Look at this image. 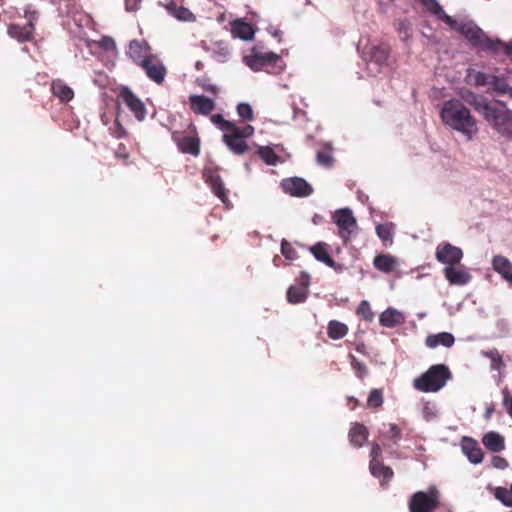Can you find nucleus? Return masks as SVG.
<instances>
[{
  "label": "nucleus",
  "instance_id": "obj_1",
  "mask_svg": "<svg viewBox=\"0 0 512 512\" xmlns=\"http://www.w3.org/2000/svg\"><path fill=\"white\" fill-rule=\"evenodd\" d=\"M464 100L483 115L486 121L502 136L512 138V111L492 105L483 96L468 93Z\"/></svg>",
  "mask_w": 512,
  "mask_h": 512
},
{
  "label": "nucleus",
  "instance_id": "obj_2",
  "mask_svg": "<svg viewBox=\"0 0 512 512\" xmlns=\"http://www.w3.org/2000/svg\"><path fill=\"white\" fill-rule=\"evenodd\" d=\"M440 116L445 125L460 132L468 140L478 132L476 119L460 100L452 99L444 102Z\"/></svg>",
  "mask_w": 512,
  "mask_h": 512
},
{
  "label": "nucleus",
  "instance_id": "obj_3",
  "mask_svg": "<svg viewBox=\"0 0 512 512\" xmlns=\"http://www.w3.org/2000/svg\"><path fill=\"white\" fill-rule=\"evenodd\" d=\"M452 377L449 368L444 364H435L415 378L413 387L421 392L430 393L441 390Z\"/></svg>",
  "mask_w": 512,
  "mask_h": 512
},
{
  "label": "nucleus",
  "instance_id": "obj_4",
  "mask_svg": "<svg viewBox=\"0 0 512 512\" xmlns=\"http://www.w3.org/2000/svg\"><path fill=\"white\" fill-rule=\"evenodd\" d=\"M254 134V127L246 124L238 126L237 124L222 135L223 143L235 155H243L249 150V145L246 142Z\"/></svg>",
  "mask_w": 512,
  "mask_h": 512
},
{
  "label": "nucleus",
  "instance_id": "obj_5",
  "mask_svg": "<svg viewBox=\"0 0 512 512\" xmlns=\"http://www.w3.org/2000/svg\"><path fill=\"white\" fill-rule=\"evenodd\" d=\"M440 506V492L436 486L431 485L427 491L414 493L409 500L410 512H435Z\"/></svg>",
  "mask_w": 512,
  "mask_h": 512
},
{
  "label": "nucleus",
  "instance_id": "obj_6",
  "mask_svg": "<svg viewBox=\"0 0 512 512\" xmlns=\"http://www.w3.org/2000/svg\"><path fill=\"white\" fill-rule=\"evenodd\" d=\"M459 31L472 46L482 50L491 51L492 47L498 44L495 40L490 39L477 25L471 22L462 24Z\"/></svg>",
  "mask_w": 512,
  "mask_h": 512
},
{
  "label": "nucleus",
  "instance_id": "obj_7",
  "mask_svg": "<svg viewBox=\"0 0 512 512\" xmlns=\"http://www.w3.org/2000/svg\"><path fill=\"white\" fill-rule=\"evenodd\" d=\"M193 135H186L181 131H173L171 138L181 153L197 157L200 154V138L193 126Z\"/></svg>",
  "mask_w": 512,
  "mask_h": 512
},
{
  "label": "nucleus",
  "instance_id": "obj_8",
  "mask_svg": "<svg viewBox=\"0 0 512 512\" xmlns=\"http://www.w3.org/2000/svg\"><path fill=\"white\" fill-rule=\"evenodd\" d=\"M117 98L126 105L138 121H143L146 118L145 104L129 87L121 86Z\"/></svg>",
  "mask_w": 512,
  "mask_h": 512
},
{
  "label": "nucleus",
  "instance_id": "obj_9",
  "mask_svg": "<svg viewBox=\"0 0 512 512\" xmlns=\"http://www.w3.org/2000/svg\"><path fill=\"white\" fill-rule=\"evenodd\" d=\"M333 220L339 229V236L347 243L350 240L352 233L357 228L356 218L353 216L349 208H342L335 211Z\"/></svg>",
  "mask_w": 512,
  "mask_h": 512
},
{
  "label": "nucleus",
  "instance_id": "obj_10",
  "mask_svg": "<svg viewBox=\"0 0 512 512\" xmlns=\"http://www.w3.org/2000/svg\"><path fill=\"white\" fill-rule=\"evenodd\" d=\"M391 48L386 43H370L363 49V56L369 63H374L379 69L388 66Z\"/></svg>",
  "mask_w": 512,
  "mask_h": 512
},
{
  "label": "nucleus",
  "instance_id": "obj_11",
  "mask_svg": "<svg viewBox=\"0 0 512 512\" xmlns=\"http://www.w3.org/2000/svg\"><path fill=\"white\" fill-rule=\"evenodd\" d=\"M140 67L145 71L147 77L156 84L160 85L164 82L167 69L156 55L149 53Z\"/></svg>",
  "mask_w": 512,
  "mask_h": 512
},
{
  "label": "nucleus",
  "instance_id": "obj_12",
  "mask_svg": "<svg viewBox=\"0 0 512 512\" xmlns=\"http://www.w3.org/2000/svg\"><path fill=\"white\" fill-rule=\"evenodd\" d=\"M246 64L254 71L274 68L280 62V56L274 52H254L245 57Z\"/></svg>",
  "mask_w": 512,
  "mask_h": 512
},
{
  "label": "nucleus",
  "instance_id": "obj_13",
  "mask_svg": "<svg viewBox=\"0 0 512 512\" xmlns=\"http://www.w3.org/2000/svg\"><path fill=\"white\" fill-rule=\"evenodd\" d=\"M203 178L211 187L212 192L224 203L228 201V190L224 187L217 167H206L203 170Z\"/></svg>",
  "mask_w": 512,
  "mask_h": 512
},
{
  "label": "nucleus",
  "instance_id": "obj_14",
  "mask_svg": "<svg viewBox=\"0 0 512 512\" xmlns=\"http://www.w3.org/2000/svg\"><path fill=\"white\" fill-rule=\"evenodd\" d=\"M435 257L446 266L457 265L463 258V251L450 243H441L436 247Z\"/></svg>",
  "mask_w": 512,
  "mask_h": 512
},
{
  "label": "nucleus",
  "instance_id": "obj_15",
  "mask_svg": "<svg viewBox=\"0 0 512 512\" xmlns=\"http://www.w3.org/2000/svg\"><path fill=\"white\" fill-rule=\"evenodd\" d=\"M282 190L294 197H307L312 194V186L303 178L291 177L283 179L281 182Z\"/></svg>",
  "mask_w": 512,
  "mask_h": 512
},
{
  "label": "nucleus",
  "instance_id": "obj_16",
  "mask_svg": "<svg viewBox=\"0 0 512 512\" xmlns=\"http://www.w3.org/2000/svg\"><path fill=\"white\" fill-rule=\"evenodd\" d=\"M443 273L451 285L463 286L471 280L470 273L462 266H446Z\"/></svg>",
  "mask_w": 512,
  "mask_h": 512
},
{
  "label": "nucleus",
  "instance_id": "obj_17",
  "mask_svg": "<svg viewBox=\"0 0 512 512\" xmlns=\"http://www.w3.org/2000/svg\"><path fill=\"white\" fill-rule=\"evenodd\" d=\"M190 109L199 115H208L215 109V102L204 95L189 96Z\"/></svg>",
  "mask_w": 512,
  "mask_h": 512
},
{
  "label": "nucleus",
  "instance_id": "obj_18",
  "mask_svg": "<svg viewBox=\"0 0 512 512\" xmlns=\"http://www.w3.org/2000/svg\"><path fill=\"white\" fill-rule=\"evenodd\" d=\"M34 25L32 24H26V25H19V24H10L7 28L8 35L17 40L20 43L24 42H31L34 39Z\"/></svg>",
  "mask_w": 512,
  "mask_h": 512
},
{
  "label": "nucleus",
  "instance_id": "obj_19",
  "mask_svg": "<svg viewBox=\"0 0 512 512\" xmlns=\"http://www.w3.org/2000/svg\"><path fill=\"white\" fill-rule=\"evenodd\" d=\"M328 244L324 242H318L312 247H310V252L313 254V256L320 262H323L328 267L334 269L335 271H341L342 267L341 265H338L332 257L329 255L328 252Z\"/></svg>",
  "mask_w": 512,
  "mask_h": 512
},
{
  "label": "nucleus",
  "instance_id": "obj_20",
  "mask_svg": "<svg viewBox=\"0 0 512 512\" xmlns=\"http://www.w3.org/2000/svg\"><path fill=\"white\" fill-rule=\"evenodd\" d=\"M50 91L62 104H67L74 98L73 89L61 79L52 80Z\"/></svg>",
  "mask_w": 512,
  "mask_h": 512
},
{
  "label": "nucleus",
  "instance_id": "obj_21",
  "mask_svg": "<svg viewBox=\"0 0 512 512\" xmlns=\"http://www.w3.org/2000/svg\"><path fill=\"white\" fill-rule=\"evenodd\" d=\"M492 266L512 286V263L509 259L502 255H496L492 259Z\"/></svg>",
  "mask_w": 512,
  "mask_h": 512
},
{
  "label": "nucleus",
  "instance_id": "obj_22",
  "mask_svg": "<svg viewBox=\"0 0 512 512\" xmlns=\"http://www.w3.org/2000/svg\"><path fill=\"white\" fill-rule=\"evenodd\" d=\"M463 453L473 464H479L483 460V451L479 444L473 439H465L462 444Z\"/></svg>",
  "mask_w": 512,
  "mask_h": 512
},
{
  "label": "nucleus",
  "instance_id": "obj_23",
  "mask_svg": "<svg viewBox=\"0 0 512 512\" xmlns=\"http://www.w3.org/2000/svg\"><path fill=\"white\" fill-rule=\"evenodd\" d=\"M455 338L449 332H441L437 334H430L425 339V344L427 347L434 349L439 345H442L446 348H450L454 345Z\"/></svg>",
  "mask_w": 512,
  "mask_h": 512
},
{
  "label": "nucleus",
  "instance_id": "obj_24",
  "mask_svg": "<svg viewBox=\"0 0 512 512\" xmlns=\"http://www.w3.org/2000/svg\"><path fill=\"white\" fill-rule=\"evenodd\" d=\"M231 34L235 38L251 40L254 36V29L251 24L237 19L231 22Z\"/></svg>",
  "mask_w": 512,
  "mask_h": 512
},
{
  "label": "nucleus",
  "instance_id": "obj_25",
  "mask_svg": "<svg viewBox=\"0 0 512 512\" xmlns=\"http://www.w3.org/2000/svg\"><path fill=\"white\" fill-rule=\"evenodd\" d=\"M405 318L403 314L396 309L388 308L381 313L379 322L383 327L394 328L404 323Z\"/></svg>",
  "mask_w": 512,
  "mask_h": 512
},
{
  "label": "nucleus",
  "instance_id": "obj_26",
  "mask_svg": "<svg viewBox=\"0 0 512 512\" xmlns=\"http://www.w3.org/2000/svg\"><path fill=\"white\" fill-rule=\"evenodd\" d=\"M490 86L500 95L508 94L512 96V73H508L506 76L501 77L493 76Z\"/></svg>",
  "mask_w": 512,
  "mask_h": 512
},
{
  "label": "nucleus",
  "instance_id": "obj_27",
  "mask_svg": "<svg viewBox=\"0 0 512 512\" xmlns=\"http://www.w3.org/2000/svg\"><path fill=\"white\" fill-rule=\"evenodd\" d=\"M402 437V431L398 425L390 423L388 429L380 433L379 438L382 440L384 447H391L392 445H398Z\"/></svg>",
  "mask_w": 512,
  "mask_h": 512
},
{
  "label": "nucleus",
  "instance_id": "obj_28",
  "mask_svg": "<svg viewBox=\"0 0 512 512\" xmlns=\"http://www.w3.org/2000/svg\"><path fill=\"white\" fill-rule=\"evenodd\" d=\"M349 441L356 447H362L368 438V430L366 426L361 423H355L349 430Z\"/></svg>",
  "mask_w": 512,
  "mask_h": 512
},
{
  "label": "nucleus",
  "instance_id": "obj_29",
  "mask_svg": "<svg viewBox=\"0 0 512 512\" xmlns=\"http://www.w3.org/2000/svg\"><path fill=\"white\" fill-rule=\"evenodd\" d=\"M374 267L384 273H391L397 266V260L390 254H379L373 260Z\"/></svg>",
  "mask_w": 512,
  "mask_h": 512
},
{
  "label": "nucleus",
  "instance_id": "obj_30",
  "mask_svg": "<svg viewBox=\"0 0 512 512\" xmlns=\"http://www.w3.org/2000/svg\"><path fill=\"white\" fill-rule=\"evenodd\" d=\"M482 442L489 451L494 453L500 452L505 448L503 436L496 432H489L485 434Z\"/></svg>",
  "mask_w": 512,
  "mask_h": 512
},
{
  "label": "nucleus",
  "instance_id": "obj_31",
  "mask_svg": "<svg viewBox=\"0 0 512 512\" xmlns=\"http://www.w3.org/2000/svg\"><path fill=\"white\" fill-rule=\"evenodd\" d=\"M167 12L181 21H193L195 19L194 14L186 7L178 6L174 1L169 2L165 5Z\"/></svg>",
  "mask_w": 512,
  "mask_h": 512
},
{
  "label": "nucleus",
  "instance_id": "obj_32",
  "mask_svg": "<svg viewBox=\"0 0 512 512\" xmlns=\"http://www.w3.org/2000/svg\"><path fill=\"white\" fill-rule=\"evenodd\" d=\"M348 331V326L337 320H331L327 325V335L333 340L344 338L348 334Z\"/></svg>",
  "mask_w": 512,
  "mask_h": 512
},
{
  "label": "nucleus",
  "instance_id": "obj_33",
  "mask_svg": "<svg viewBox=\"0 0 512 512\" xmlns=\"http://www.w3.org/2000/svg\"><path fill=\"white\" fill-rule=\"evenodd\" d=\"M482 355L491 361V369L498 371L500 374L505 370L506 364L502 354L496 349L482 351Z\"/></svg>",
  "mask_w": 512,
  "mask_h": 512
},
{
  "label": "nucleus",
  "instance_id": "obj_34",
  "mask_svg": "<svg viewBox=\"0 0 512 512\" xmlns=\"http://www.w3.org/2000/svg\"><path fill=\"white\" fill-rule=\"evenodd\" d=\"M308 297V290L303 286L292 285L287 290V301L291 304L304 302Z\"/></svg>",
  "mask_w": 512,
  "mask_h": 512
},
{
  "label": "nucleus",
  "instance_id": "obj_35",
  "mask_svg": "<svg viewBox=\"0 0 512 512\" xmlns=\"http://www.w3.org/2000/svg\"><path fill=\"white\" fill-rule=\"evenodd\" d=\"M369 469L373 476L383 477L385 480H390L394 475L393 470L383 465L381 461H370Z\"/></svg>",
  "mask_w": 512,
  "mask_h": 512
},
{
  "label": "nucleus",
  "instance_id": "obj_36",
  "mask_svg": "<svg viewBox=\"0 0 512 512\" xmlns=\"http://www.w3.org/2000/svg\"><path fill=\"white\" fill-rule=\"evenodd\" d=\"M144 48L141 43L137 40H132L129 44L128 55L133 62L139 66L142 65V61H145L148 54H143Z\"/></svg>",
  "mask_w": 512,
  "mask_h": 512
},
{
  "label": "nucleus",
  "instance_id": "obj_37",
  "mask_svg": "<svg viewBox=\"0 0 512 512\" xmlns=\"http://www.w3.org/2000/svg\"><path fill=\"white\" fill-rule=\"evenodd\" d=\"M256 153L267 165L270 166L276 165L280 160V157L269 146H259Z\"/></svg>",
  "mask_w": 512,
  "mask_h": 512
},
{
  "label": "nucleus",
  "instance_id": "obj_38",
  "mask_svg": "<svg viewBox=\"0 0 512 512\" xmlns=\"http://www.w3.org/2000/svg\"><path fill=\"white\" fill-rule=\"evenodd\" d=\"M383 391L381 389H372L368 395L366 405L370 409H378L383 405Z\"/></svg>",
  "mask_w": 512,
  "mask_h": 512
},
{
  "label": "nucleus",
  "instance_id": "obj_39",
  "mask_svg": "<svg viewBox=\"0 0 512 512\" xmlns=\"http://www.w3.org/2000/svg\"><path fill=\"white\" fill-rule=\"evenodd\" d=\"M210 120L223 132V134H225L227 131H229L236 125L234 121L224 119V117L221 114L212 115L210 117Z\"/></svg>",
  "mask_w": 512,
  "mask_h": 512
},
{
  "label": "nucleus",
  "instance_id": "obj_40",
  "mask_svg": "<svg viewBox=\"0 0 512 512\" xmlns=\"http://www.w3.org/2000/svg\"><path fill=\"white\" fill-rule=\"evenodd\" d=\"M348 358L357 377L363 379L368 372L366 364L357 360V358L353 354H349Z\"/></svg>",
  "mask_w": 512,
  "mask_h": 512
},
{
  "label": "nucleus",
  "instance_id": "obj_41",
  "mask_svg": "<svg viewBox=\"0 0 512 512\" xmlns=\"http://www.w3.org/2000/svg\"><path fill=\"white\" fill-rule=\"evenodd\" d=\"M317 162L325 167L332 166L333 157L330 147L326 146L317 152Z\"/></svg>",
  "mask_w": 512,
  "mask_h": 512
},
{
  "label": "nucleus",
  "instance_id": "obj_42",
  "mask_svg": "<svg viewBox=\"0 0 512 512\" xmlns=\"http://www.w3.org/2000/svg\"><path fill=\"white\" fill-rule=\"evenodd\" d=\"M494 496L496 499L507 507H512V497L509 490L504 487H496L494 490Z\"/></svg>",
  "mask_w": 512,
  "mask_h": 512
},
{
  "label": "nucleus",
  "instance_id": "obj_43",
  "mask_svg": "<svg viewBox=\"0 0 512 512\" xmlns=\"http://www.w3.org/2000/svg\"><path fill=\"white\" fill-rule=\"evenodd\" d=\"M237 114L240 118H242L245 121H252L254 119V113L253 109L250 104L248 103H239L237 105Z\"/></svg>",
  "mask_w": 512,
  "mask_h": 512
},
{
  "label": "nucleus",
  "instance_id": "obj_44",
  "mask_svg": "<svg viewBox=\"0 0 512 512\" xmlns=\"http://www.w3.org/2000/svg\"><path fill=\"white\" fill-rule=\"evenodd\" d=\"M357 314L366 321H372L374 313L372 312L371 306L368 301L363 300L360 302L357 308Z\"/></svg>",
  "mask_w": 512,
  "mask_h": 512
},
{
  "label": "nucleus",
  "instance_id": "obj_45",
  "mask_svg": "<svg viewBox=\"0 0 512 512\" xmlns=\"http://www.w3.org/2000/svg\"><path fill=\"white\" fill-rule=\"evenodd\" d=\"M495 42L499 43L497 45H494L492 47L491 52L498 53L502 51L507 57H509L512 60V40L505 43L499 39H496Z\"/></svg>",
  "mask_w": 512,
  "mask_h": 512
},
{
  "label": "nucleus",
  "instance_id": "obj_46",
  "mask_svg": "<svg viewBox=\"0 0 512 512\" xmlns=\"http://www.w3.org/2000/svg\"><path fill=\"white\" fill-rule=\"evenodd\" d=\"M376 233L383 242H392V229L388 224H379Z\"/></svg>",
  "mask_w": 512,
  "mask_h": 512
},
{
  "label": "nucleus",
  "instance_id": "obj_47",
  "mask_svg": "<svg viewBox=\"0 0 512 512\" xmlns=\"http://www.w3.org/2000/svg\"><path fill=\"white\" fill-rule=\"evenodd\" d=\"M281 253L288 260H294L297 258L296 250L286 239L281 241Z\"/></svg>",
  "mask_w": 512,
  "mask_h": 512
},
{
  "label": "nucleus",
  "instance_id": "obj_48",
  "mask_svg": "<svg viewBox=\"0 0 512 512\" xmlns=\"http://www.w3.org/2000/svg\"><path fill=\"white\" fill-rule=\"evenodd\" d=\"M423 6L435 16L442 13V7L437 0H420Z\"/></svg>",
  "mask_w": 512,
  "mask_h": 512
},
{
  "label": "nucleus",
  "instance_id": "obj_49",
  "mask_svg": "<svg viewBox=\"0 0 512 512\" xmlns=\"http://www.w3.org/2000/svg\"><path fill=\"white\" fill-rule=\"evenodd\" d=\"M493 76L487 75L483 72H477L474 76L475 84L478 86L490 85Z\"/></svg>",
  "mask_w": 512,
  "mask_h": 512
},
{
  "label": "nucleus",
  "instance_id": "obj_50",
  "mask_svg": "<svg viewBox=\"0 0 512 512\" xmlns=\"http://www.w3.org/2000/svg\"><path fill=\"white\" fill-rule=\"evenodd\" d=\"M397 30L400 34L402 40L406 41L410 37V25L406 21H401L398 23Z\"/></svg>",
  "mask_w": 512,
  "mask_h": 512
},
{
  "label": "nucleus",
  "instance_id": "obj_51",
  "mask_svg": "<svg viewBox=\"0 0 512 512\" xmlns=\"http://www.w3.org/2000/svg\"><path fill=\"white\" fill-rule=\"evenodd\" d=\"M382 455L381 445L378 443H373L370 451L371 460L370 461H380V457Z\"/></svg>",
  "mask_w": 512,
  "mask_h": 512
},
{
  "label": "nucleus",
  "instance_id": "obj_52",
  "mask_svg": "<svg viewBox=\"0 0 512 512\" xmlns=\"http://www.w3.org/2000/svg\"><path fill=\"white\" fill-rule=\"evenodd\" d=\"M508 461L501 456L492 457V466L497 469H505L508 467Z\"/></svg>",
  "mask_w": 512,
  "mask_h": 512
},
{
  "label": "nucleus",
  "instance_id": "obj_53",
  "mask_svg": "<svg viewBox=\"0 0 512 512\" xmlns=\"http://www.w3.org/2000/svg\"><path fill=\"white\" fill-rule=\"evenodd\" d=\"M25 18L28 21L27 24H32L35 26V22L38 19V14L36 11H32V12L25 11Z\"/></svg>",
  "mask_w": 512,
  "mask_h": 512
},
{
  "label": "nucleus",
  "instance_id": "obj_54",
  "mask_svg": "<svg viewBox=\"0 0 512 512\" xmlns=\"http://www.w3.org/2000/svg\"><path fill=\"white\" fill-rule=\"evenodd\" d=\"M127 11H136L139 8V0H125Z\"/></svg>",
  "mask_w": 512,
  "mask_h": 512
},
{
  "label": "nucleus",
  "instance_id": "obj_55",
  "mask_svg": "<svg viewBox=\"0 0 512 512\" xmlns=\"http://www.w3.org/2000/svg\"><path fill=\"white\" fill-rule=\"evenodd\" d=\"M503 405L506 408V412L512 418V396L506 395L503 399Z\"/></svg>",
  "mask_w": 512,
  "mask_h": 512
},
{
  "label": "nucleus",
  "instance_id": "obj_56",
  "mask_svg": "<svg viewBox=\"0 0 512 512\" xmlns=\"http://www.w3.org/2000/svg\"><path fill=\"white\" fill-rule=\"evenodd\" d=\"M439 19L443 20L446 24L448 25H453L454 24V20L452 17H450L449 15H447L444 10L442 9V13H439L436 15Z\"/></svg>",
  "mask_w": 512,
  "mask_h": 512
},
{
  "label": "nucleus",
  "instance_id": "obj_57",
  "mask_svg": "<svg viewBox=\"0 0 512 512\" xmlns=\"http://www.w3.org/2000/svg\"><path fill=\"white\" fill-rule=\"evenodd\" d=\"M300 281H301V285L300 286H303L305 288H308L309 286V282H310V276L308 273L306 272H302L301 273V276H300Z\"/></svg>",
  "mask_w": 512,
  "mask_h": 512
},
{
  "label": "nucleus",
  "instance_id": "obj_58",
  "mask_svg": "<svg viewBox=\"0 0 512 512\" xmlns=\"http://www.w3.org/2000/svg\"><path fill=\"white\" fill-rule=\"evenodd\" d=\"M347 404L351 410H354L359 405V401L355 397L349 396L347 398Z\"/></svg>",
  "mask_w": 512,
  "mask_h": 512
},
{
  "label": "nucleus",
  "instance_id": "obj_59",
  "mask_svg": "<svg viewBox=\"0 0 512 512\" xmlns=\"http://www.w3.org/2000/svg\"><path fill=\"white\" fill-rule=\"evenodd\" d=\"M119 125V129H118V132L116 133V137L117 138H122L126 135V131L124 130V128L120 125Z\"/></svg>",
  "mask_w": 512,
  "mask_h": 512
},
{
  "label": "nucleus",
  "instance_id": "obj_60",
  "mask_svg": "<svg viewBox=\"0 0 512 512\" xmlns=\"http://www.w3.org/2000/svg\"><path fill=\"white\" fill-rule=\"evenodd\" d=\"M206 90L211 92L214 95L218 93V88L216 86H213V85L208 86L206 88Z\"/></svg>",
  "mask_w": 512,
  "mask_h": 512
},
{
  "label": "nucleus",
  "instance_id": "obj_61",
  "mask_svg": "<svg viewBox=\"0 0 512 512\" xmlns=\"http://www.w3.org/2000/svg\"><path fill=\"white\" fill-rule=\"evenodd\" d=\"M364 348H365L364 344H361V345H357L356 350L360 353H363Z\"/></svg>",
  "mask_w": 512,
  "mask_h": 512
},
{
  "label": "nucleus",
  "instance_id": "obj_62",
  "mask_svg": "<svg viewBox=\"0 0 512 512\" xmlns=\"http://www.w3.org/2000/svg\"><path fill=\"white\" fill-rule=\"evenodd\" d=\"M222 51H223V52H222V54H223L224 56H226V55L229 53V51H228V49H227V48H222Z\"/></svg>",
  "mask_w": 512,
  "mask_h": 512
},
{
  "label": "nucleus",
  "instance_id": "obj_63",
  "mask_svg": "<svg viewBox=\"0 0 512 512\" xmlns=\"http://www.w3.org/2000/svg\"><path fill=\"white\" fill-rule=\"evenodd\" d=\"M120 149H125V146H124L123 144H120V145H119V150H120Z\"/></svg>",
  "mask_w": 512,
  "mask_h": 512
},
{
  "label": "nucleus",
  "instance_id": "obj_64",
  "mask_svg": "<svg viewBox=\"0 0 512 512\" xmlns=\"http://www.w3.org/2000/svg\"><path fill=\"white\" fill-rule=\"evenodd\" d=\"M510 493L512 494V483H511V487H510Z\"/></svg>",
  "mask_w": 512,
  "mask_h": 512
}]
</instances>
